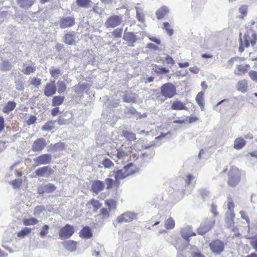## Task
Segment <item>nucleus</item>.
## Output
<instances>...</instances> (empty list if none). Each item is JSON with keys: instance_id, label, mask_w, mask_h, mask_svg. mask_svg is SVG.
<instances>
[{"instance_id": "1", "label": "nucleus", "mask_w": 257, "mask_h": 257, "mask_svg": "<svg viewBox=\"0 0 257 257\" xmlns=\"http://www.w3.org/2000/svg\"><path fill=\"white\" fill-rule=\"evenodd\" d=\"M176 248L183 257H204L200 252H197L198 250L196 246L191 244L185 246L180 245L178 242Z\"/></svg>"}, {"instance_id": "2", "label": "nucleus", "mask_w": 257, "mask_h": 257, "mask_svg": "<svg viewBox=\"0 0 257 257\" xmlns=\"http://www.w3.org/2000/svg\"><path fill=\"white\" fill-rule=\"evenodd\" d=\"M180 232L182 237L184 240V242L183 243H181L182 240L181 239H179L176 243L175 246L177 245V243L178 242H179L180 245H182L184 247L190 245V237L196 235V233L192 230V228L190 226H186L182 228L181 229Z\"/></svg>"}, {"instance_id": "3", "label": "nucleus", "mask_w": 257, "mask_h": 257, "mask_svg": "<svg viewBox=\"0 0 257 257\" xmlns=\"http://www.w3.org/2000/svg\"><path fill=\"white\" fill-rule=\"evenodd\" d=\"M240 180V174L238 169L236 167H232L228 172V184L230 186L234 187L238 184Z\"/></svg>"}, {"instance_id": "4", "label": "nucleus", "mask_w": 257, "mask_h": 257, "mask_svg": "<svg viewBox=\"0 0 257 257\" xmlns=\"http://www.w3.org/2000/svg\"><path fill=\"white\" fill-rule=\"evenodd\" d=\"M52 160V155L50 154H43L33 158L34 167L50 164Z\"/></svg>"}, {"instance_id": "5", "label": "nucleus", "mask_w": 257, "mask_h": 257, "mask_svg": "<svg viewBox=\"0 0 257 257\" xmlns=\"http://www.w3.org/2000/svg\"><path fill=\"white\" fill-rule=\"evenodd\" d=\"M161 91L163 96L170 98L173 97L176 93V87L171 83L163 84L161 87Z\"/></svg>"}, {"instance_id": "6", "label": "nucleus", "mask_w": 257, "mask_h": 257, "mask_svg": "<svg viewBox=\"0 0 257 257\" xmlns=\"http://www.w3.org/2000/svg\"><path fill=\"white\" fill-rule=\"evenodd\" d=\"M74 232V227L69 224H66L61 228L59 232V236L61 240L69 238Z\"/></svg>"}, {"instance_id": "7", "label": "nucleus", "mask_w": 257, "mask_h": 257, "mask_svg": "<svg viewBox=\"0 0 257 257\" xmlns=\"http://www.w3.org/2000/svg\"><path fill=\"white\" fill-rule=\"evenodd\" d=\"M209 246L214 254L218 255L223 251L224 249V243L217 239L211 241L209 244Z\"/></svg>"}, {"instance_id": "8", "label": "nucleus", "mask_w": 257, "mask_h": 257, "mask_svg": "<svg viewBox=\"0 0 257 257\" xmlns=\"http://www.w3.org/2000/svg\"><path fill=\"white\" fill-rule=\"evenodd\" d=\"M122 21L121 18L117 15H113L106 20L104 26L106 28H114L120 25Z\"/></svg>"}, {"instance_id": "9", "label": "nucleus", "mask_w": 257, "mask_h": 257, "mask_svg": "<svg viewBox=\"0 0 257 257\" xmlns=\"http://www.w3.org/2000/svg\"><path fill=\"white\" fill-rule=\"evenodd\" d=\"M75 24V19L74 16L62 17L59 21V27L61 29H66L74 26Z\"/></svg>"}, {"instance_id": "10", "label": "nucleus", "mask_w": 257, "mask_h": 257, "mask_svg": "<svg viewBox=\"0 0 257 257\" xmlns=\"http://www.w3.org/2000/svg\"><path fill=\"white\" fill-rule=\"evenodd\" d=\"M47 144L45 139L40 138L36 139L33 143L32 150L33 152H42L46 147Z\"/></svg>"}, {"instance_id": "11", "label": "nucleus", "mask_w": 257, "mask_h": 257, "mask_svg": "<svg viewBox=\"0 0 257 257\" xmlns=\"http://www.w3.org/2000/svg\"><path fill=\"white\" fill-rule=\"evenodd\" d=\"M35 177H49L54 173L53 170L48 166L39 168L35 170Z\"/></svg>"}, {"instance_id": "12", "label": "nucleus", "mask_w": 257, "mask_h": 257, "mask_svg": "<svg viewBox=\"0 0 257 257\" xmlns=\"http://www.w3.org/2000/svg\"><path fill=\"white\" fill-rule=\"evenodd\" d=\"M137 215V213L132 212H126L123 213L121 215L117 217V221L118 223H121L123 222H129L136 218Z\"/></svg>"}, {"instance_id": "13", "label": "nucleus", "mask_w": 257, "mask_h": 257, "mask_svg": "<svg viewBox=\"0 0 257 257\" xmlns=\"http://www.w3.org/2000/svg\"><path fill=\"white\" fill-rule=\"evenodd\" d=\"M105 187L104 183L99 180L92 181L91 190L95 194H98L100 191H102Z\"/></svg>"}, {"instance_id": "14", "label": "nucleus", "mask_w": 257, "mask_h": 257, "mask_svg": "<svg viewBox=\"0 0 257 257\" xmlns=\"http://www.w3.org/2000/svg\"><path fill=\"white\" fill-rule=\"evenodd\" d=\"M213 225V222L210 220H206L202 222L198 228V233L203 235L208 231Z\"/></svg>"}, {"instance_id": "15", "label": "nucleus", "mask_w": 257, "mask_h": 257, "mask_svg": "<svg viewBox=\"0 0 257 257\" xmlns=\"http://www.w3.org/2000/svg\"><path fill=\"white\" fill-rule=\"evenodd\" d=\"M122 39L127 43V45L130 47H134V43L137 41L138 38L133 32L124 33Z\"/></svg>"}, {"instance_id": "16", "label": "nucleus", "mask_w": 257, "mask_h": 257, "mask_svg": "<svg viewBox=\"0 0 257 257\" xmlns=\"http://www.w3.org/2000/svg\"><path fill=\"white\" fill-rule=\"evenodd\" d=\"M76 34L75 32L66 33L63 37V42L70 45H75Z\"/></svg>"}, {"instance_id": "17", "label": "nucleus", "mask_w": 257, "mask_h": 257, "mask_svg": "<svg viewBox=\"0 0 257 257\" xmlns=\"http://www.w3.org/2000/svg\"><path fill=\"white\" fill-rule=\"evenodd\" d=\"M56 92V88L55 84V80L52 83H47L44 90V94L50 97L55 94Z\"/></svg>"}, {"instance_id": "18", "label": "nucleus", "mask_w": 257, "mask_h": 257, "mask_svg": "<svg viewBox=\"0 0 257 257\" xmlns=\"http://www.w3.org/2000/svg\"><path fill=\"white\" fill-rule=\"evenodd\" d=\"M115 179L116 181L122 180L128 176H130L131 173L124 172V170L121 169L117 171H114L112 172Z\"/></svg>"}, {"instance_id": "19", "label": "nucleus", "mask_w": 257, "mask_h": 257, "mask_svg": "<svg viewBox=\"0 0 257 257\" xmlns=\"http://www.w3.org/2000/svg\"><path fill=\"white\" fill-rule=\"evenodd\" d=\"M234 213H229L225 214L224 221L227 227H231L234 224V219L235 218Z\"/></svg>"}, {"instance_id": "20", "label": "nucleus", "mask_w": 257, "mask_h": 257, "mask_svg": "<svg viewBox=\"0 0 257 257\" xmlns=\"http://www.w3.org/2000/svg\"><path fill=\"white\" fill-rule=\"evenodd\" d=\"M36 0H17L18 5L25 9H29L35 3Z\"/></svg>"}, {"instance_id": "21", "label": "nucleus", "mask_w": 257, "mask_h": 257, "mask_svg": "<svg viewBox=\"0 0 257 257\" xmlns=\"http://www.w3.org/2000/svg\"><path fill=\"white\" fill-rule=\"evenodd\" d=\"M250 66L249 64L236 65L234 73L236 75H239L241 73L245 74L247 72Z\"/></svg>"}, {"instance_id": "22", "label": "nucleus", "mask_w": 257, "mask_h": 257, "mask_svg": "<svg viewBox=\"0 0 257 257\" xmlns=\"http://www.w3.org/2000/svg\"><path fill=\"white\" fill-rule=\"evenodd\" d=\"M23 67L24 68L21 70V72L25 75H30L35 72L36 70V66L34 63L32 65H27L26 64L24 63Z\"/></svg>"}, {"instance_id": "23", "label": "nucleus", "mask_w": 257, "mask_h": 257, "mask_svg": "<svg viewBox=\"0 0 257 257\" xmlns=\"http://www.w3.org/2000/svg\"><path fill=\"white\" fill-rule=\"evenodd\" d=\"M169 12V10L168 8L166 6H163L156 11V15L157 18L158 20L162 19L166 16Z\"/></svg>"}, {"instance_id": "24", "label": "nucleus", "mask_w": 257, "mask_h": 257, "mask_svg": "<svg viewBox=\"0 0 257 257\" xmlns=\"http://www.w3.org/2000/svg\"><path fill=\"white\" fill-rule=\"evenodd\" d=\"M236 90L242 93H245L247 90V82L245 79L239 81L236 86Z\"/></svg>"}, {"instance_id": "25", "label": "nucleus", "mask_w": 257, "mask_h": 257, "mask_svg": "<svg viewBox=\"0 0 257 257\" xmlns=\"http://www.w3.org/2000/svg\"><path fill=\"white\" fill-rule=\"evenodd\" d=\"M239 50L240 52H242L244 50V47H248L249 46V42H250V37L247 35L245 34L244 36V46L243 44V42L242 39L240 38L239 39Z\"/></svg>"}, {"instance_id": "26", "label": "nucleus", "mask_w": 257, "mask_h": 257, "mask_svg": "<svg viewBox=\"0 0 257 257\" xmlns=\"http://www.w3.org/2000/svg\"><path fill=\"white\" fill-rule=\"evenodd\" d=\"M17 106V103L15 101H8L3 108V112L5 113H9L10 111L13 110Z\"/></svg>"}, {"instance_id": "27", "label": "nucleus", "mask_w": 257, "mask_h": 257, "mask_svg": "<svg viewBox=\"0 0 257 257\" xmlns=\"http://www.w3.org/2000/svg\"><path fill=\"white\" fill-rule=\"evenodd\" d=\"M80 236L84 238L88 239L92 237V233L89 226H85L81 230Z\"/></svg>"}, {"instance_id": "28", "label": "nucleus", "mask_w": 257, "mask_h": 257, "mask_svg": "<svg viewBox=\"0 0 257 257\" xmlns=\"http://www.w3.org/2000/svg\"><path fill=\"white\" fill-rule=\"evenodd\" d=\"M64 148V144L63 143L59 142L57 143H56L55 144H51L48 147V152H51V151H60Z\"/></svg>"}, {"instance_id": "29", "label": "nucleus", "mask_w": 257, "mask_h": 257, "mask_svg": "<svg viewBox=\"0 0 257 257\" xmlns=\"http://www.w3.org/2000/svg\"><path fill=\"white\" fill-rule=\"evenodd\" d=\"M65 247L70 251H74L76 249L77 242L74 240H69L64 242Z\"/></svg>"}, {"instance_id": "30", "label": "nucleus", "mask_w": 257, "mask_h": 257, "mask_svg": "<svg viewBox=\"0 0 257 257\" xmlns=\"http://www.w3.org/2000/svg\"><path fill=\"white\" fill-rule=\"evenodd\" d=\"M14 66L8 60H5L0 65V70L2 71H8L11 70Z\"/></svg>"}, {"instance_id": "31", "label": "nucleus", "mask_w": 257, "mask_h": 257, "mask_svg": "<svg viewBox=\"0 0 257 257\" xmlns=\"http://www.w3.org/2000/svg\"><path fill=\"white\" fill-rule=\"evenodd\" d=\"M204 93L203 92H199L196 97V101L197 104L200 107V108L202 110H204Z\"/></svg>"}, {"instance_id": "32", "label": "nucleus", "mask_w": 257, "mask_h": 257, "mask_svg": "<svg viewBox=\"0 0 257 257\" xmlns=\"http://www.w3.org/2000/svg\"><path fill=\"white\" fill-rule=\"evenodd\" d=\"M56 120H50L45 123L42 127V130L43 131H50L54 128Z\"/></svg>"}, {"instance_id": "33", "label": "nucleus", "mask_w": 257, "mask_h": 257, "mask_svg": "<svg viewBox=\"0 0 257 257\" xmlns=\"http://www.w3.org/2000/svg\"><path fill=\"white\" fill-rule=\"evenodd\" d=\"M171 108L173 110H186L187 107L180 101H176L174 102L172 105Z\"/></svg>"}, {"instance_id": "34", "label": "nucleus", "mask_w": 257, "mask_h": 257, "mask_svg": "<svg viewBox=\"0 0 257 257\" xmlns=\"http://www.w3.org/2000/svg\"><path fill=\"white\" fill-rule=\"evenodd\" d=\"M227 211L226 212V213H234V204L230 195L227 196Z\"/></svg>"}, {"instance_id": "35", "label": "nucleus", "mask_w": 257, "mask_h": 257, "mask_svg": "<svg viewBox=\"0 0 257 257\" xmlns=\"http://www.w3.org/2000/svg\"><path fill=\"white\" fill-rule=\"evenodd\" d=\"M122 136L128 141H133L136 140L135 134L127 131H123L122 132Z\"/></svg>"}, {"instance_id": "36", "label": "nucleus", "mask_w": 257, "mask_h": 257, "mask_svg": "<svg viewBox=\"0 0 257 257\" xmlns=\"http://www.w3.org/2000/svg\"><path fill=\"white\" fill-rule=\"evenodd\" d=\"M245 144L244 140L241 138H237L235 140L234 143V148L236 149L239 150L241 149Z\"/></svg>"}, {"instance_id": "37", "label": "nucleus", "mask_w": 257, "mask_h": 257, "mask_svg": "<svg viewBox=\"0 0 257 257\" xmlns=\"http://www.w3.org/2000/svg\"><path fill=\"white\" fill-rule=\"evenodd\" d=\"M125 114H131L133 116L138 119L139 112L133 107H126L124 109Z\"/></svg>"}, {"instance_id": "38", "label": "nucleus", "mask_w": 257, "mask_h": 257, "mask_svg": "<svg viewBox=\"0 0 257 257\" xmlns=\"http://www.w3.org/2000/svg\"><path fill=\"white\" fill-rule=\"evenodd\" d=\"M153 70L157 73L164 74L169 72V70L165 67H161L155 64L153 67Z\"/></svg>"}, {"instance_id": "39", "label": "nucleus", "mask_w": 257, "mask_h": 257, "mask_svg": "<svg viewBox=\"0 0 257 257\" xmlns=\"http://www.w3.org/2000/svg\"><path fill=\"white\" fill-rule=\"evenodd\" d=\"M64 96H55L52 99V104L53 106H57L62 104L64 100Z\"/></svg>"}, {"instance_id": "40", "label": "nucleus", "mask_w": 257, "mask_h": 257, "mask_svg": "<svg viewBox=\"0 0 257 257\" xmlns=\"http://www.w3.org/2000/svg\"><path fill=\"white\" fill-rule=\"evenodd\" d=\"M91 0H76V3L80 7L89 8L90 6Z\"/></svg>"}, {"instance_id": "41", "label": "nucleus", "mask_w": 257, "mask_h": 257, "mask_svg": "<svg viewBox=\"0 0 257 257\" xmlns=\"http://www.w3.org/2000/svg\"><path fill=\"white\" fill-rule=\"evenodd\" d=\"M244 60L243 58L239 57H234L231 58L226 63V67L228 69H230L233 65V63L234 62L237 61H242Z\"/></svg>"}, {"instance_id": "42", "label": "nucleus", "mask_w": 257, "mask_h": 257, "mask_svg": "<svg viewBox=\"0 0 257 257\" xmlns=\"http://www.w3.org/2000/svg\"><path fill=\"white\" fill-rule=\"evenodd\" d=\"M45 188V191L46 193H51L53 192L56 189V186L52 184L49 183L48 184H43Z\"/></svg>"}, {"instance_id": "43", "label": "nucleus", "mask_w": 257, "mask_h": 257, "mask_svg": "<svg viewBox=\"0 0 257 257\" xmlns=\"http://www.w3.org/2000/svg\"><path fill=\"white\" fill-rule=\"evenodd\" d=\"M16 88L19 91H23L24 89V83L22 78H17L15 81Z\"/></svg>"}, {"instance_id": "44", "label": "nucleus", "mask_w": 257, "mask_h": 257, "mask_svg": "<svg viewBox=\"0 0 257 257\" xmlns=\"http://www.w3.org/2000/svg\"><path fill=\"white\" fill-rule=\"evenodd\" d=\"M89 204L93 206L94 212H96L102 206V204L98 200L95 199L90 200Z\"/></svg>"}, {"instance_id": "45", "label": "nucleus", "mask_w": 257, "mask_h": 257, "mask_svg": "<svg viewBox=\"0 0 257 257\" xmlns=\"http://www.w3.org/2000/svg\"><path fill=\"white\" fill-rule=\"evenodd\" d=\"M58 87V92L60 94L64 93L66 88V85L64 82L62 81H58L57 83Z\"/></svg>"}, {"instance_id": "46", "label": "nucleus", "mask_w": 257, "mask_h": 257, "mask_svg": "<svg viewBox=\"0 0 257 257\" xmlns=\"http://www.w3.org/2000/svg\"><path fill=\"white\" fill-rule=\"evenodd\" d=\"M23 181L21 179H16L10 182L11 185L14 189H19L21 186Z\"/></svg>"}, {"instance_id": "47", "label": "nucleus", "mask_w": 257, "mask_h": 257, "mask_svg": "<svg viewBox=\"0 0 257 257\" xmlns=\"http://www.w3.org/2000/svg\"><path fill=\"white\" fill-rule=\"evenodd\" d=\"M31 231L32 229L31 228L26 227L18 233V236L20 237H23L29 234Z\"/></svg>"}, {"instance_id": "48", "label": "nucleus", "mask_w": 257, "mask_h": 257, "mask_svg": "<svg viewBox=\"0 0 257 257\" xmlns=\"http://www.w3.org/2000/svg\"><path fill=\"white\" fill-rule=\"evenodd\" d=\"M122 99L124 102L129 103H135L136 99L134 97H132L127 94H124L122 96Z\"/></svg>"}, {"instance_id": "49", "label": "nucleus", "mask_w": 257, "mask_h": 257, "mask_svg": "<svg viewBox=\"0 0 257 257\" xmlns=\"http://www.w3.org/2000/svg\"><path fill=\"white\" fill-rule=\"evenodd\" d=\"M50 73L52 77L57 78L61 74V70L59 68L55 69L53 67H51L50 69Z\"/></svg>"}, {"instance_id": "50", "label": "nucleus", "mask_w": 257, "mask_h": 257, "mask_svg": "<svg viewBox=\"0 0 257 257\" xmlns=\"http://www.w3.org/2000/svg\"><path fill=\"white\" fill-rule=\"evenodd\" d=\"M38 222V220L35 218L24 219L23 223L25 225H32L36 224Z\"/></svg>"}, {"instance_id": "51", "label": "nucleus", "mask_w": 257, "mask_h": 257, "mask_svg": "<svg viewBox=\"0 0 257 257\" xmlns=\"http://www.w3.org/2000/svg\"><path fill=\"white\" fill-rule=\"evenodd\" d=\"M134 166V164L133 163H130L124 166L123 168V169L124 170V172H130L131 175H133L135 173V171L132 169V167Z\"/></svg>"}, {"instance_id": "52", "label": "nucleus", "mask_w": 257, "mask_h": 257, "mask_svg": "<svg viewBox=\"0 0 257 257\" xmlns=\"http://www.w3.org/2000/svg\"><path fill=\"white\" fill-rule=\"evenodd\" d=\"M105 168H110L113 166V163L108 158H105L102 162Z\"/></svg>"}, {"instance_id": "53", "label": "nucleus", "mask_w": 257, "mask_h": 257, "mask_svg": "<svg viewBox=\"0 0 257 257\" xmlns=\"http://www.w3.org/2000/svg\"><path fill=\"white\" fill-rule=\"evenodd\" d=\"M122 34V28H117L113 30L112 32V35L115 38H119L121 37Z\"/></svg>"}, {"instance_id": "54", "label": "nucleus", "mask_w": 257, "mask_h": 257, "mask_svg": "<svg viewBox=\"0 0 257 257\" xmlns=\"http://www.w3.org/2000/svg\"><path fill=\"white\" fill-rule=\"evenodd\" d=\"M175 222L173 218H169L166 221L165 226L167 229H171L174 228Z\"/></svg>"}, {"instance_id": "55", "label": "nucleus", "mask_w": 257, "mask_h": 257, "mask_svg": "<svg viewBox=\"0 0 257 257\" xmlns=\"http://www.w3.org/2000/svg\"><path fill=\"white\" fill-rule=\"evenodd\" d=\"M199 193L203 199H205L206 198H208L210 193L209 191L207 190L206 189L203 188L200 189L199 190Z\"/></svg>"}, {"instance_id": "56", "label": "nucleus", "mask_w": 257, "mask_h": 257, "mask_svg": "<svg viewBox=\"0 0 257 257\" xmlns=\"http://www.w3.org/2000/svg\"><path fill=\"white\" fill-rule=\"evenodd\" d=\"M100 215L102 216V218L106 219L109 217V214L106 208H102L100 210Z\"/></svg>"}, {"instance_id": "57", "label": "nucleus", "mask_w": 257, "mask_h": 257, "mask_svg": "<svg viewBox=\"0 0 257 257\" xmlns=\"http://www.w3.org/2000/svg\"><path fill=\"white\" fill-rule=\"evenodd\" d=\"M49 229V225H48L47 224H45L44 225L42 229L41 230V231L40 233V235L41 238H43L46 236V235L48 233Z\"/></svg>"}, {"instance_id": "58", "label": "nucleus", "mask_w": 257, "mask_h": 257, "mask_svg": "<svg viewBox=\"0 0 257 257\" xmlns=\"http://www.w3.org/2000/svg\"><path fill=\"white\" fill-rule=\"evenodd\" d=\"M248 75L253 82L257 83V71L250 70L248 73Z\"/></svg>"}, {"instance_id": "59", "label": "nucleus", "mask_w": 257, "mask_h": 257, "mask_svg": "<svg viewBox=\"0 0 257 257\" xmlns=\"http://www.w3.org/2000/svg\"><path fill=\"white\" fill-rule=\"evenodd\" d=\"M163 25H164L163 28L166 30L168 34L170 36H172L173 34L174 31L172 29L170 28L169 23L168 22H164Z\"/></svg>"}, {"instance_id": "60", "label": "nucleus", "mask_w": 257, "mask_h": 257, "mask_svg": "<svg viewBox=\"0 0 257 257\" xmlns=\"http://www.w3.org/2000/svg\"><path fill=\"white\" fill-rule=\"evenodd\" d=\"M104 184H106V189L107 190H109L111 189L112 187L113 184L114 183V180L111 178H106L104 182Z\"/></svg>"}, {"instance_id": "61", "label": "nucleus", "mask_w": 257, "mask_h": 257, "mask_svg": "<svg viewBox=\"0 0 257 257\" xmlns=\"http://www.w3.org/2000/svg\"><path fill=\"white\" fill-rule=\"evenodd\" d=\"M75 92L77 93H82L85 89V84H80L77 86H75Z\"/></svg>"}, {"instance_id": "62", "label": "nucleus", "mask_w": 257, "mask_h": 257, "mask_svg": "<svg viewBox=\"0 0 257 257\" xmlns=\"http://www.w3.org/2000/svg\"><path fill=\"white\" fill-rule=\"evenodd\" d=\"M56 121L59 125L66 124L69 122V120L65 118L63 115L59 116L58 120Z\"/></svg>"}, {"instance_id": "63", "label": "nucleus", "mask_w": 257, "mask_h": 257, "mask_svg": "<svg viewBox=\"0 0 257 257\" xmlns=\"http://www.w3.org/2000/svg\"><path fill=\"white\" fill-rule=\"evenodd\" d=\"M31 84L34 86L35 87L38 88L41 84V80L39 78H33Z\"/></svg>"}, {"instance_id": "64", "label": "nucleus", "mask_w": 257, "mask_h": 257, "mask_svg": "<svg viewBox=\"0 0 257 257\" xmlns=\"http://www.w3.org/2000/svg\"><path fill=\"white\" fill-rule=\"evenodd\" d=\"M250 245L254 250L257 251V235L251 238L250 240Z\"/></svg>"}]
</instances>
